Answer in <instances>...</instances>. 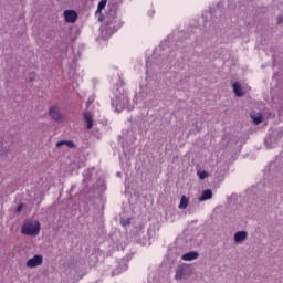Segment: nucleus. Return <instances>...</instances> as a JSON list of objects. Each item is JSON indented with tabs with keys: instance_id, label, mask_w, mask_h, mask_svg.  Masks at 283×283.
I'll return each instance as SVG.
<instances>
[{
	"instance_id": "obj_10",
	"label": "nucleus",
	"mask_w": 283,
	"mask_h": 283,
	"mask_svg": "<svg viewBox=\"0 0 283 283\" xmlns=\"http://www.w3.org/2000/svg\"><path fill=\"white\" fill-rule=\"evenodd\" d=\"M198 258H200V253L197 251H190L182 254L181 260H184V262H192V260H198Z\"/></svg>"
},
{
	"instance_id": "obj_6",
	"label": "nucleus",
	"mask_w": 283,
	"mask_h": 283,
	"mask_svg": "<svg viewBox=\"0 0 283 283\" xmlns=\"http://www.w3.org/2000/svg\"><path fill=\"white\" fill-rule=\"evenodd\" d=\"M64 19L66 23H76L78 19V13L74 10H65L64 11Z\"/></svg>"
},
{
	"instance_id": "obj_2",
	"label": "nucleus",
	"mask_w": 283,
	"mask_h": 283,
	"mask_svg": "<svg viewBox=\"0 0 283 283\" xmlns=\"http://www.w3.org/2000/svg\"><path fill=\"white\" fill-rule=\"evenodd\" d=\"M193 270L189 265H180L176 270L175 280H187L191 277Z\"/></svg>"
},
{
	"instance_id": "obj_21",
	"label": "nucleus",
	"mask_w": 283,
	"mask_h": 283,
	"mask_svg": "<svg viewBox=\"0 0 283 283\" xmlns=\"http://www.w3.org/2000/svg\"><path fill=\"white\" fill-rule=\"evenodd\" d=\"M22 210H23V203H20V205L17 207L15 211H17L18 213H20V211H22Z\"/></svg>"
},
{
	"instance_id": "obj_22",
	"label": "nucleus",
	"mask_w": 283,
	"mask_h": 283,
	"mask_svg": "<svg viewBox=\"0 0 283 283\" xmlns=\"http://www.w3.org/2000/svg\"><path fill=\"white\" fill-rule=\"evenodd\" d=\"M87 180H90V179L85 178V179H84V184H87Z\"/></svg>"
},
{
	"instance_id": "obj_5",
	"label": "nucleus",
	"mask_w": 283,
	"mask_h": 283,
	"mask_svg": "<svg viewBox=\"0 0 283 283\" xmlns=\"http://www.w3.org/2000/svg\"><path fill=\"white\" fill-rule=\"evenodd\" d=\"M41 264H43V255L41 254H35L27 261V266L29 269H36V266H41Z\"/></svg>"
},
{
	"instance_id": "obj_15",
	"label": "nucleus",
	"mask_w": 283,
	"mask_h": 283,
	"mask_svg": "<svg viewBox=\"0 0 283 283\" xmlns=\"http://www.w3.org/2000/svg\"><path fill=\"white\" fill-rule=\"evenodd\" d=\"M189 207V198L187 196H182L179 203V209H187Z\"/></svg>"
},
{
	"instance_id": "obj_17",
	"label": "nucleus",
	"mask_w": 283,
	"mask_h": 283,
	"mask_svg": "<svg viewBox=\"0 0 283 283\" xmlns=\"http://www.w3.org/2000/svg\"><path fill=\"white\" fill-rule=\"evenodd\" d=\"M254 125H260L263 120L262 114L251 116Z\"/></svg>"
},
{
	"instance_id": "obj_16",
	"label": "nucleus",
	"mask_w": 283,
	"mask_h": 283,
	"mask_svg": "<svg viewBox=\"0 0 283 283\" xmlns=\"http://www.w3.org/2000/svg\"><path fill=\"white\" fill-rule=\"evenodd\" d=\"M105 6H107V0H101L98 2L97 10H96L95 14H101V12H103V10H105Z\"/></svg>"
},
{
	"instance_id": "obj_9",
	"label": "nucleus",
	"mask_w": 283,
	"mask_h": 283,
	"mask_svg": "<svg viewBox=\"0 0 283 283\" xmlns=\"http://www.w3.org/2000/svg\"><path fill=\"white\" fill-rule=\"evenodd\" d=\"M247 238H249V233L247 231H238L234 233L235 244H242V242H245Z\"/></svg>"
},
{
	"instance_id": "obj_19",
	"label": "nucleus",
	"mask_w": 283,
	"mask_h": 283,
	"mask_svg": "<svg viewBox=\"0 0 283 283\" xmlns=\"http://www.w3.org/2000/svg\"><path fill=\"white\" fill-rule=\"evenodd\" d=\"M132 220L130 219H124L120 221L122 227H127V224H130Z\"/></svg>"
},
{
	"instance_id": "obj_13",
	"label": "nucleus",
	"mask_w": 283,
	"mask_h": 283,
	"mask_svg": "<svg viewBox=\"0 0 283 283\" xmlns=\"http://www.w3.org/2000/svg\"><path fill=\"white\" fill-rule=\"evenodd\" d=\"M232 87L235 96L238 97L244 96V91H242V84H240L239 82H234Z\"/></svg>"
},
{
	"instance_id": "obj_23",
	"label": "nucleus",
	"mask_w": 283,
	"mask_h": 283,
	"mask_svg": "<svg viewBox=\"0 0 283 283\" xmlns=\"http://www.w3.org/2000/svg\"><path fill=\"white\" fill-rule=\"evenodd\" d=\"M124 101H127V97H124Z\"/></svg>"
},
{
	"instance_id": "obj_4",
	"label": "nucleus",
	"mask_w": 283,
	"mask_h": 283,
	"mask_svg": "<svg viewBox=\"0 0 283 283\" xmlns=\"http://www.w3.org/2000/svg\"><path fill=\"white\" fill-rule=\"evenodd\" d=\"M122 25L123 22L118 18L108 19L106 21V30L108 32H116L117 30H120Z\"/></svg>"
},
{
	"instance_id": "obj_8",
	"label": "nucleus",
	"mask_w": 283,
	"mask_h": 283,
	"mask_svg": "<svg viewBox=\"0 0 283 283\" xmlns=\"http://www.w3.org/2000/svg\"><path fill=\"white\" fill-rule=\"evenodd\" d=\"M49 116H51V118L55 122L63 120V116L56 106H53L49 109Z\"/></svg>"
},
{
	"instance_id": "obj_11",
	"label": "nucleus",
	"mask_w": 283,
	"mask_h": 283,
	"mask_svg": "<svg viewBox=\"0 0 283 283\" xmlns=\"http://www.w3.org/2000/svg\"><path fill=\"white\" fill-rule=\"evenodd\" d=\"M84 122L86 123V129H92V127H94V117L92 116V113H84Z\"/></svg>"
},
{
	"instance_id": "obj_7",
	"label": "nucleus",
	"mask_w": 283,
	"mask_h": 283,
	"mask_svg": "<svg viewBox=\"0 0 283 283\" xmlns=\"http://www.w3.org/2000/svg\"><path fill=\"white\" fill-rule=\"evenodd\" d=\"M280 135L275 137V135H270L269 137L265 138L264 143L268 149H273L275 147L276 143H280Z\"/></svg>"
},
{
	"instance_id": "obj_12",
	"label": "nucleus",
	"mask_w": 283,
	"mask_h": 283,
	"mask_svg": "<svg viewBox=\"0 0 283 283\" xmlns=\"http://www.w3.org/2000/svg\"><path fill=\"white\" fill-rule=\"evenodd\" d=\"M213 198V191L211 189L203 190L201 196L199 197L200 202H205L207 200H211Z\"/></svg>"
},
{
	"instance_id": "obj_18",
	"label": "nucleus",
	"mask_w": 283,
	"mask_h": 283,
	"mask_svg": "<svg viewBox=\"0 0 283 283\" xmlns=\"http://www.w3.org/2000/svg\"><path fill=\"white\" fill-rule=\"evenodd\" d=\"M198 176H199L200 180H205L206 178H209V172L202 170L201 172H198Z\"/></svg>"
},
{
	"instance_id": "obj_20",
	"label": "nucleus",
	"mask_w": 283,
	"mask_h": 283,
	"mask_svg": "<svg viewBox=\"0 0 283 283\" xmlns=\"http://www.w3.org/2000/svg\"><path fill=\"white\" fill-rule=\"evenodd\" d=\"M277 25H282L283 24V15H279L277 17Z\"/></svg>"
},
{
	"instance_id": "obj_14",
	"label": "nucleus",
	"mask_w": 283,
	"mask_h": 283,
	"mask_svg": "<svg viewBox=\"0 0 283 283\" xmlns=\"http://www.w3.org/2000/svg\"><path fill=\"white\" fill-rule=\"evenodd\" d=\"M63 145H67L70 149H74V147H76V145L72 140H61L56 143L57 149L63 147Z\"/></svg>"
},
{
	"instance_id": "obj_1",
	"label": "nucleus",
	"mask_w": 283,
	"mask_h": 283,
	"mask_svg": "<svg viewBox=\"0 0 283 283\" xmlns=\"http://www.w3.org/2000/svg\"><path fill=\"white\" fill-rule=\"evenodd\" d=\"M41 232V223L39 221L25 222L21 228V233L23 235H39Z\"/></svg>"
},
{
	"instance_id": "obj_3",
	"label": "nucleus",
	"mask_w": 283,
	"mask_h": 283,
	"mask_svg": "<svg viewBox=\"0 0 283 283\" xmlns=\"http://www.w3.org/2000/svg\"><path fill=\"white\" fill-rule=\"evenodd\" d=\"M132 258H134V254H129L126 256V259H122L120 261H118L116 269L112 271V277L120 275V273H125V271H127L128 269L127 262H129Z\"/></svg>"
}]
</instances>
